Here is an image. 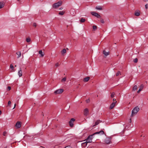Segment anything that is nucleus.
I'll list each match as a JSON object with an SVG mask.
<instances>
[{
    "mask_svg": "<svg viewBox=\"0 0 148 148\" xmlns=\"http://www.w3.org/2000/svg\"><path fill=\"white\" fill-rule=\"evenodd\" d=\"M139 110V108L137 106L135 107L132 111L131 117H132L136 115Z\"/></svg>",
    "mask_w": 148,
    "mask_h": 148,
    "instance_id": "obj_1",
    "label": "nucleus"
},
{
    "mask_svg": "<svg viewBox=\"0 0 148 148\" xmlns=\"http://www.w3.org/2000/svg\"><path fill=\"white\" fill-rule=\"evenodd\" d=\"M62 3V2L61 0L59 1L58 2L53 4L52 5V7L53 8H56L61 5Z\"/></svg>",
    "mask_w": 148,
    "mask_h": 148,
    "instance_id": "obj_2",
    "label": "nucleus"
},
{
    "mask_svg": "<svg viewBox=\"0 0 148 148\" xmlns=\"http://www.w3.org/2000/svg\"><path fill=\"white\" fill-rule=\"evenodd\" d=\"M112 138L111 137H107L104 140V142L106 144H109L112 143Z\"/></svg>",
    "mask_w": 148,
    "mask_h": 148,
    "instance_id": "obj_3",
    "label": "nucleus"
},
{
    "mask_svg": "<svg viewBox=\"0 0 148 148\" xmlns=\"http://www.w3.org/2000/svg\"><path fill=\"white\" fill-rule=\"evenodd\" d=\"M75 119L74 118H72L69 122V126L71 127H73V122L75 121Z\"/></svg>",
    "mask_w": 148,
    "mask_h": 148,
    "instance_id": "obj_4",
    "label": "nucleus"
},
{
    "mask_svg": "<svg viewBox=\"0 0 148 148\" xmlns=\"http://www.w3.org/2000/svg\"><path fill=\"white\" fill-rule=\"evenodd\" d=\"M64 91V90L63 89H58L56 90L54 92V93L56 94H61Z\"/></svg>",
    "mask_w": 148,
    "mask_h": 148,
    "instance_id": "obj_5",
    "label": "nucleus"
},
{
    "mask_svg": "<svg viewBox=\"0 0 148 148\" xmlns=\"http://www.w3.org/2000/svg\"><path fill=\"white\" fill-rule=\"evenodd\" d=\"M91 14L92 15L98 18H100L101 17L100 15L95 12H91Z\"/></svg>",
    "mask_w": 148,
    "mask_h": 148,
    "instance_id": "obj_6",
    "label": "nucleus"
},
{
    "mask_svg": "<svg viewBox=\"0 0 148 148\" xmlns=\"http://www.w3.org/2000/svg\"><path fill=\"white\" fill-rule=\"evenodd\" d=\"M92 136V135H91L89 136L87 138L86 140V143H91L92 141V138L91 137V136Z\"/></svg>",
    "mask_w": 148,
    "mask_h": 148,
    "instance_id": "obj_7",
    "label": "nucleus"
},
{
    "mask_svg": "<svg viewBox=\"0 0 148 148\" xmlns=\"http://www.w3.org/2000/svg\"><path fill=\"white\" fill-rule=\"evenodd\" d=\"M21 123L20 121H17L16 124L15 126L17 128H20L21 126Z\"/></svg>",
    "mask_w": 148,
    "mask_h": 148,
    "instance_id": "obj_8",
    "label": "nucleus"
},
{
    "mask_svg": "<svg viewBox=\"0 0 148 148\" xmlns=\"http://www.w3.org/2000/svg\"><path fill=\"white\" fill-rule=\"evenodd\" d=\"M116 103H117L116 101H115V102H114L112 103L110 105V106L109 108L110 109H113L115 106Z\"/></svg>",
    "mask_w": 148,
    "mask_h": 148,
    "instance_id": "obj_9",
    "label": "nucleus"
},
{
    "mask_svg": "<svg viewBox=\"0 0 148 148\" xmlns=\"http://www.w3.org/2000/svg\"><path fill=\"white\" fill-rule=\"evenodd\" d=\"M104 134V132L103 130H101L99 132H97L93 134H92V136L93 135L96 134H100L101 135H103Z\"/></svg>",
    "mask_w": 148,
    "mask_h": 148,
    "instance_id": "obj_10",
    "label": "nucleus"
},
{
    "mask_svg": "<svg viewBox=\"0 0 148 148\" xmlns=\"http://www.w3.org/2000/svg\"><path fill=\"white\" fill-rule=\"evenodd\" d=\"M89 112L88 110V108H85L84 110V114L85 116H87Z\"/></svg>",
    "mask_w": 148,
    "mask_h": 148,
    "instance_id": "obj_11",
    "label": "nucleus"
},
{
    "mask_svg": "<svg viewBox=\"0 0 148 148\" xmlns=\"http://www.w3.org/2000/svg\"><path fill=\"white\" fill-rule=\"evenodd\" d=\"M144 85L143 84H141L140 86V88L139 90L137 91V92L139 93L141 91L143 88Z\"/></svg>",
    "mask_w": 148,
    "mask_h": 148,
    "instance_id": "obj_12",
    "label": "nucleus"
},
{
    "mask_svg": "<svg viewBox=\"0 0 148 148\" xmlns=\"http://www.w3.org/2000/svg\"><path fill=\"white\" fill-rule=\"evenodd\" d=\"M90 77H87L84 78L83 81L84 82H87L89 80Z\"/></svg>",
    "mask_w": 148,
    "mask_h": 148,
    "instance_id": "obj_13",
    "label": "nucleus"
},
{
    "mask_svg": "<svg viewBox=\"0 0 148 148\" xmlns=\"http://www.w3.org/2000/svg\"><path fill=\"white\" fill-rule=\"evenodd\" d=\"M102 121H100L99 120H97L95 122V124L94 125H93V127L97 125H98Z\"/></svg>",
    "mask_w": 148,
    "mask_h": 148,
    "instance_id": "obj_14",
    "label": "nucleus"
},
{
    "mask_svg": "<svg viewBox=\"0 0 148 148\" xmlns=\"http://www.w3.org/2000/svg\"><path fill=\"white\" fill-rule=\"evenodd\" d=\"M18 75L19 76V77H21L22 75V71H21V68H20V70L18 71Z\"/></svg>",
    "mask_w": 148,
    "mask_h": 148,
    "instance_id": "obj_15",
    "label": "nucleus"
},
{
    "mask_svg": "<svg viewBox=\"0 0 148 148\" xmlns=\"http://www.w3.org/2000/svg\"><path fill=\"white\" fill-rule=\"evenodd\" d=\"M103 53L106 56H107L108 55H109L110 54V52L108 51V52H106L105 50H103Z\"/></svg>",
    "mask_w": 148,
    "mask_h": 148,
    "instance_id": "obj_16",
    "label": "nucleus"
},
{
    "mask_svg": "<svg viewBox=\"0 0 148 148\" xmlns=\"http://www.w3.org/2000/svg\"><path fill=\"white\" fill-rule=\"evenodd\" d=\"M38 53L39 54L41 55L40 57H42L44 56V53H43L42 51V50H40V51H39Z\"/></svg>",
    "mask_w": 148,
    "mask_h": 148,
    "instance_id": "obj_17",
    "label": "nucleus"
},
{
    "mask_svg": "<svg viewBox=\"0 0 148 148\" xmlns=\"http://www.w3.org/2000/svg\"><path fill=\"white\" fill-rule=\"evenodd\" d=\"M4 5V3L3 2H0V9L3 8Z\"/></svg>",
    "mask_w": 148,
    "mask_h": 148,
    "instance_id": "obj_18",
    "label": "nucleus"
},
{
    "mask_svg": "<svg viewBox=\"0 0 148 148\" xmlns=\"http://www.w3.org/2000/svg\"><path fill=\"white\" fill-rule=\"evenodd\" d=\"M95 9L97 10H102L103 9L102 8L101 6H98L96 7Z\"/></svg>",
    "mask_w": 148,
    "mask_h": 148,
    "instance_id": "obj_19",
    "label": "nucleus"
},
{
    "mask_svg": "<svg viewBox=\"0 0 148 148\" xmlns=\"http://www.w3.org/2000/svg\"><path fill=\"white\" fill-rule=\"evenodd\" d=\"M65 11H61L60 12H59V14L61 15H63L65 13Z\"/></svg>",
    "mask_w": 148,
    "mask_h": 148,
    "instance_id": "obj_20",
    "label": "nucleus"
},
{
    "mask_svg": "<svg viewBox=\"0 0 148 148\" xmlns=\"http://www.w3.org/2000/svg\"><path fill=\"white\" fill-rule=\"evenodd\" d=\"M16 54L18 55V58H19L20 57L21 55V53L20 51H18L16 53Z\"/></svg>",
    "mask_w": 148,
    "mask_h": 148,
    "instance_id": "obj_21",
    "label": "nucleus"
},
{
    "mask_svg": "<svg viewBox=\"0 0 148 148\" xmlns=\"http://www.w3.org/2000/svg\"><path fill=\"white\" fill-rule=\"evenodd\" d=\"M140 14V12L139 11H135V15L136 16H139Z\"/></svg>",
    "mask_w": 148,
    "mask_h": 148,
    "instance_id": "obj_22",
    "label": "nucleus"
},
{
    "mask_svg": "<svg viewBox=\"0 0 148 148\" xmlns=\"http://www.w3.org/2000/svg\"><path fill=\"white\" fill-rule=\"evenodd\" d=\"M66 49H64L61 51V53L62 54H63L66 53Z\"/></svg>",
    "mask_w": 148,
    "mask_h": 148,
    "instance_id": "obj_23",
    "label": "nucleus"
},
{
    "mask_svg": "<svg viewBox=\"0 0 148 148\" xmlns=\"http://www.w3.org/2000/svg\"><path fill=\"white\" fill-rule=\"evenodd\" d=\"M86 20L84 18H82L80 19V22L81 23H82L84 22Z\"/></svg>",
    "mask_w": 148,
    "mask_h": 148,
    "instance_id": "obj_24",
    "label": "nucleus"
},
{
    "mask_svg": "<svg viewBox=\"0 0 148 148\" xmlns=\"http://www.w3.org/2000/svg\"><path fill=\"white\" fill-rule=\"evenodd\" d=\"M137 87L136 85H135L133 88V90L135 91L136 90H137Z\"/></svg>",
    "mask_w": 148,
    "mask_h": 148,
    "instance_id": "obj_25",
    "label": "nucleus"
},
{
    "mask_svg": "<svg viewBox=\"0 0 148 148\" xmlns=\"http://www.w3.org/2000/svg\"><path fill=\"white\" fill-rule=\"evenodd\" d=\"M87 143H86V142H85L84 143H83L82 144V146H86L87 145Z\"/></svg>",
    "mask_w": 148,
    "mask_h": 148,
    "instance_id": "obj_26",
    "label": "nucleus"
},
{
    "mask_svg": "<svg viewBox=\"0 0 148 148\" xmlns=\"http://www.w3.org/2000/svg\"><path fill=\"white\" fill-rule=\"evenodd\" d=\"M10 68L11 69H12V70L13 71H15V70H14V67L13 66V65H12V64H10Z\"/></svg>",
    "mask_w": 148,
    "mask_h": 148,
    "instance_id": "obj_27",
    "label": "nucleus"
},
{
    "mask_svg": "<svg viewBox=\"0 0 148 148\" xmlns=\"http://www.w3.org/2000/svg\"><path fill=\"white\" fill-rule=\"evenodd\" d=\"M115 95V93L114 92H112L111 95V97L112 98H113L114 97V95Z\"/></svg>",
    "mask_w": 148,
    "mask_h": 148,
    "instance_id": "obj_28",
    "label": "nucleus"
},
{
    "mask_svg": "<svg viewBox=\"0 0 148 148\" xmlns=\"http://www.w3.org/2000/svg\"><path fill=\"white\" fill-rule=\"evenodd\" d=\"M26 41L27 42H29L31 41V39L30 38H26Z\"/></svg>",
    "mask_w": 148,
    "mask_h": 148,
    "instance_id": "obj_29",
    "label": "nucleus"
},
{
    "mask_svg": "<svg viewBox=\"0 0 148 148\" xmlns=\"http://www.w3.org/2000/svg\"><path fill=\"white\" fill-rule=\"evenodd\" d=\"M138 59L137 58H136L135 59H134L133 60V62L135 63H136L138 62Z\"/></svg>",
    "mask_w": 148,
    "mask_h": 148,
    "instance_id": "obj_30",
    "label": "nucleus"
},
{
    "mask_svg": "<svg viewBox=\"0 0 148 148\" xmlns=\"http://www.w3.org/2000/svg\"><path fill=\"white\" fill-rule=\"evenodd\" d=\"M92 28L93 29H94V30H95L97 29V27L96 25H93L92 26Z\"/></svg>",
    "mask_w": 148,
    "mask_h": 148,
    "instance_id": "obj_31",
    "label": "nucleus"
},
{
    "mask_svg": "<svg viewBox=\"0 0 148 148\" xmlns=\"http://www.w3.org/2000/svg\"><path fill=\"white\" fill-rule=\"evenodd\" d=\"M100 21L101 23H105L103 19L102 18H101L100 19Z\"/></svg>",
    "mask_w": 148,
    "mask_h": 148,
    "instance_id": "obj_32",
    "label": "nucleus"
},
{
    "mask_svg": "<svg viewBox=\"0 0 148 148\" xmlns=\"http://www.w3.org/2000/svg\"><path fill=\"white\" fill-rule=\"evenodd\" d=\"M66 77H64L63 78H62V80L61 81L62 82H65L66 81Z\"/></svg>",
    "mask_w": 148,
    "mask_h": 148,
    "instance_id": "obj_33",
    "label": "nucleus"
},
{
    "mask_svg": "<svg viewBox=\"0 0 148 148\" xmlns=\"http://www.w3.org/2000/svg\"><path fill=\"white\" fill-rule=\"evenodd\" d=\"M120 74H121V72L120 71H118L117 73H116V76H119Z\"/></svg>",
    "mask_w": 148,
    "mask_h": 148,
    "instance_id": "obj_34",
    "label": "nucleus"
},
{
    "mask_svg": "<svg viewBox=\"0 0 148 148\" xmlns=\"http://www.w3.org/2000/svg\"><path fill=\"white\" fill-rule=\"evenodd\" d=\"M59 64L58 63H57L55 64V66L56 67H58L59 66Z\"/></svg>",
    "mask_w": 148,
    "mask_h": 148,
    "instance_id": "obj_35",
    "label": "nucleus"
},
{
    "mask_svg": "<svg viewBox=\"0 0 148 148\" xmlns=\"http://www.w3.org/2000/svg\"><path fill=\"white\" fill-rule=\"evenodd\" d=\"M6 134H7V132L6 131H5L3 133V136H6Z\"/></svg>",
    "mask_w": 148,
    "mask_h": 148,
    "instance_id": "obj_36",
    "label": "nucleus"
},
{
    "mask_svg": "<svg viewBox=\"0 0 148 148\" xmlns=\"http://www.w3.org/2000/svg\"><path fill=\"white\" fill-rule=\"evenodd\" d=\"M86 101L87 103H88L90 102V100L89 99H86Z\"/></svg>",
    "mask_w": 148,
    "mask_h": 148,
    "instance_id": "obj_37",
    "label": "nucleus"
},
{
    "mask_svg": "<svg viewBox=\"0 0 148 148\" xmlns=\"http://www.w3.org/2000/svg\"><path fill=\"white\" fill-rule=\"evenodd\" d=\"M11 87L10 86H9L8 87L7 89L8 90H11Z\"/></svg>",
    "mask_w": 148,
    "mask_h": 148,
    "instance_id": "obj_38",
    "label": "nucleus"
},
{
    "mask_svg": "<svg viewBox=\"0 0 148 148\" xmlns=\"http://www.w3.org/2000/svg\"><path fill=\"white\" fill-rule=\"evenodd\" d=\"M33 26H34V27H36V23H34L33 24Z\"/></svg>",
    "mask_w": 148,
    "mask_h": 148,
    "instance_id": "obj_39",
    "label": "nucleus"
},
{
    "mask_svg": "<svg viewBox=\"0 0 148 148\" xmlns=\"http://www.w3.org/2000/svg\"><path fill=\"white\" fill-rule=\"evenodd\" d=\"M64 148H73L72 147L69 146L65 147Z\"/></svg>",
    "mask_w": 148,
    "mask_h": 148,
    "instance_id": "obj_40",
    "label": "nucleus"
},
{
    "mask_svg": "<svg viewBox=\"0 0 148 148\" xmlns=\"http://www.w3.org/2000/svg\"><path fill=\"white\" fill-rule=\"evenodd\" d=\"M11 103V102L10 101H8V106H9Z\"/></svg>",
    "mask_w": 148,
    "mask_h": 148,
    "instance_id": "obj_41",
    "label": "nucleus"
},
{
    "mask_svg": "<svg viewBox=\"0 0 148 148\" xmlns=\"http://www.w3.org/2000/svg\"><path fill=\"white\" fill-rule=\"evenodd\" d=\"M147 5H148V4H146L145 5V8L146 9H147L148 8V6H147Z\"/></svg>",
    "mask_w": 148,
    "mask_h": 148,
    "instance_id": "obj_42",
    "label": "nucleus"
},
{
    "mask_svg": "<svg viewBox=\"0 0 148 148\" xmlns=\"http://www.w3.org/2000/svg\"><path fill=\"white\" fill-rule=\"evenodd\" d=\"M116 99H113V101H114V102L116 101Z\"/></svg>",
    "mask_w": 148,
    "mask_h": 148,
    "instance_id": "obj_43",
    "label": "nucleus"
},
{
    "mask_svg": "<svg viewBox=\"0 0 148 148\" xmlns=\"http://www.w3.org/2000/svg\"><path fill=\"white\" fill-rule=\"evenodd\" d=\"M16 104H14V108H13V109H14V108L16 107Z\"/></svg>",
    "mask_w": 148,
    "mask_h": 148,
    "instance_id": "obj_44",
    "label": "nucleus"
},
{
    "mask_svg": "<svg viewBox=\"0 0 148 148\" xmlns=\"http://www.w3.org/2000/svg\"><path fill=\"white\" fill-rule=\"evenodd\" d=\"M62 9H63V8H62V7L60 8H59V9L60 10H62Z\"/></svg>",
    "mask_w": 148,
    "mask_h": 148,
    "instance_id": "obj_45",
    "label": "nucleus"
},
{
    "mask_svg": "<svg viewBox=\"0 0 148 148\" xmlns=\"http://www.w3.org/2000/svg\"><path fill=\"white\" fill-rule=\"evenodd\" d=\"M2 113V112L1 110H0V115H1Z\"/></svg>",
    "mask_w": 148,
    "mask_h": 148,
    "instance_id": "obj_46",
    "label": "nucleus"
},
{
    "mask_svg": "<svg viewBox=\"0 0 148 148\" xmlns=\"http://www.w3.org/2000/svg\"><path fill=\"white\" fill-rule=\"evenodd\" d=\"M143 0V1H145V2H146V1H148V0Z\"/></svg>",
    "mask_w": 148,
    "mask_h": 148,
    "instance_id": "obj_47",
    "label": "nucleus"
},
{
    "mask_svg": "<svg viewBox=\"0 0 148 148\" xmlns=\"http://www.w3.org/2000/svg\"><path fill=\"white\" fill-rule=\"evenodd\" d=\"M130 122H131V118L130 119Z\"/></svg>",
    "mask_w": 148,
    "mask_h": 148,
    "instance_id": "obj_48",
    "label": "nucleus"
},
{
    "mask_svg": "<svg viewBox=\"0 0 148 148\" xmlns=\"http://www.w3.org/2000/svg\"><path fill=\"white\" fill-rule=\"evenodd\" d=\"M66 49L67 50H69V49L68 48H66Z\"/></svg>",
    "mask_w": 148,
    "mask_h": 148,
    "instance_id": "obj_49",
    "label": "nucleus"
},
{
    "mask_svg": "<svg viewBox=\"0 0 148 148\" xmlns=\"http://www.w3.org/2000/svg\"><path fill=\"white\" fill-rule=\"evenodd\" d=\"M4 148H7V147L6 146V147H4Z\"/></svg>",
    "mask_w": 148,
    "mask_h": 148,
    "instance_id": "obj_50",
    "label": "nucleus"
},
{
    "mask_svg": "<svg viewBox=\"0 0 148 148\" xmlns=\"http://www.w3.org/2000/svg\"><path fill=\"white\" fill-rule=\"evenodd\" d=\"M78 87H79V86H77V88H78Z\"/></svg>",
    "mask_w": 148,
    "mask_h": 148,
    "instance_id": "obj_51",
    "label": "nucleus"
},
{
    "mask_svg": "<svg viewBox=\"0 0 148 148\" xmlns=\"http://www.w3.org/2000/svg\"><path fill=\"white\" fill-rule=\"evenodd\" d=\"M18 1H20V0H17Z\"/></svg>",
    "mask_w": 148,
    "mask_h": 148,
    "instance_id": "obj_52",
    "label": "nucleus"
},
{
    "mask_svg": "<svg viewBox=\"0 0 148 148\" xmlns=\"http://www.w3.org/2000/svg\"><path fill=\"white\" fill-rule=\"evenodd\" d=\"M21 2H20V4H21Z\"/></svg>",
    "mask_w": 148,
    "mask_h": 148,
    "instance_id": "obj_53",
    "label": "nucleus"
},
{
    "mask_svg": "<svg viewBox=\"0 0 148 148\" xmlns=\"http://www.w3.org/2000/svg\"><path fill=\"white\" fill-rule=\"evenodd\" d=\"M16 65H15V67H16Z\"/></svg>",
    "mask_w": 148,
    "mask_h": 148,
    "instance_id": "obj_54",
    "label": "nucleus"
},
{
    "mask_svg": "<svg viewBox=\"0 0 148 148\" xmlns=\"http://www.w3.org/2000/svg\"><path fill=\"white\" fill-rule=\"evenodd\" d=\"M68 25H67V27H68Z\"/></svg>",
    "mask_w": 148,
    "mask_h": 148,
    "instance_id": "obj_55",
    "label": "nucleus"
},
{
    "mask_svg": "<svg viewBox=\"0 0 148 148\" xmlns=\"http://www.w3.org/2000/svg\"><path fill=\"white\" fill-rule=\"evenodd\" d=\"M22 56H23V55H22Z\"/></svg>",
    "mask_w": 148,
    "mask_h": 148,
    "instance_id": "obj_56",
    "label": "nucleus"
},
{
    "mask_svg": "<svg viewBox=\"0 0 148 148\" xmlns=\"http://www.w3.org/2000/svg\"><path fill=\"white\" fill-rule=\"evenodd\" d=\"M92 148V147H91V148Z\"/></svg>",
    "mask_w": 148,
    "mask_h": 148,
    "instance_id": "obj_57",
    "label": "nucleus"
}]
</instances>
